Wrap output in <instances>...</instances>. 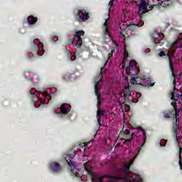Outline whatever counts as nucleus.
Masks as SVG:
<instances>
[{
  "label": "nucleus",
  "instance_id": "nucleus-4",
  "mask_svg": "<svg viewBox=\"0 0 182 182\" xmlns=\"http://www.w3.org/2000/svg\"><path fill=\"white\" fill-rule=\"evenodd\" d=\"M75 38H77V41L75 43V48H76V53H82V52H86L87 50H89V47L82 46L83 43V41L82 40V36H85V31H79L75 33Z\"/></svg>",
  "mask_w": 182,
  "mask_h": 182
},
{
  "label": "nucleus",
  "instance_id": "nucleus-34",
  "mask_svg": "<svg viewBox=\"0 0 182 182\" xmlns=\"http://www.w3.org/2000/svg\"><path fill=\"white\" fill-rule=\"evenodd\" d=\"M178 164H179L181 170H182V162H181V158L179 159Z\"/></svg>",
  "mask_w": 182,
  "mask_h": 182
},
{
  "label": "nucleus",
  "instance_id": "nucleus-17",
  "mask_svg": "<svg viewBox=\"0 0 182 182\" xmlns=\"http://www.w3.org/2000/svg\"><path fill=\"white\" fill-rule=\"evenodd\" d=\"M147 6H149V4L146 1L142 0L139 6V14L141 12V11H142L141 14H143L144 12H146V11H147Z\"/></svg>",
  "mask_w": 182,
  "mask_h": 182
},
{
  "label": "nucleus",
  "instance_id": "nucleus-11",
  "mask_svg": "<svg viewBox=\"0 0 182 182\" xmlns=\"http://www.w3.org/2000/svg\"><path fill=\"white\" fill-rule=\"evenodd\" d=\"M173 112H174V109H168V110L164 111L162 112V114L164 119H171L172 117V127H173V122L176 120V119H173V117H174Z\"/></svg>",
  "mask_w": 182,
  "mask_h": 182
},
{
  "label": "nucleus",
  "instance_id": "nucleus-13",
  "mask_svg": "<svg viewBox=\"0 0 182 182\" xmlns=\"http://www.w3.org/2000/svg\"><path fill=\"white\" fill-rule=\"evenodd\" d=\"M41 48H39L38 44H35L31 50V53L32 54L33 58H38V56H41L39 54V50Z\"/></svg>",
  "mask_w": 182,
  "mask_h": 182
},
{
  "label": "nucleus",
  "instance_id": "nucleus-18",
  "mask_svg": "<svg viewBox=\"0 0 182 182\" xmlns=\"http://www.w3.org/2000/svg\"><path fill=\"white\" fill-rule=\"evenodd\" d=\"M28 25H35L38 22V17H33V16H29L27 18Z\"/></svg>",
  "mask_w": 182,
  "mask_h": 182
},
{
  "label": "nucleus",
  "instance_id": "nucleus-47",
  "mask_svg": "<svg viewBox=\"0 0 182 182\" xmlns=\"http://www.w3.org/2000/svg\"><path fill=\"white\" fill-rule=\"evenodd\" d=\"M28 59H31V56H28Z\"/></svg>",
  "mask_w": 182,
  "mask_h": 182
},
{
  "label": "nucleus",
  "instance_id": "nucleus-42",
  "mask_svg": "<svg viewBox=\"0 0 182 182\" xmlns=\"http://www.w3.org/2000/svg\"><path fill=\"white\" fill-rule=\"evenodd\" d=\"M159 36H162V38H164V33H161V35L159 34Z\"/></svg>",
  "mask_w": 182,
  "mask_h": 182
},
{
  "label": "nucleus",
  "instance_id": "nucleus-36",
  "mask_svg": "<svg viewBox=\"0 0 182 182\" xmlns=\"http://www.w3.org/2000/svg\"><path fill=\"white\" fill-rule=\"evenodd\" d=\"M52 41H53V42H56V41H58V36H53Z\"/></svg>",
  "mask_w": 182,
  "mask_h": 182
},
{
  "label": "nucleus",
  "instance_id": "nucleus-20",
  "mask_svg": "<svg viewBox=\"0 0 182 182\" xmlns=\"http://www.w3.org/2000/svg\"><path fill=\"white\" fill-rule=\"evenodd\" d=\"M29 92L32 95V97H36V96H38V94H36V90H35L33 88L30 90Z\"/></svg>",
  "mask_w": 182,
  "mask_h": 182
},
{
  "label": "nucleus",
  "instance_id": "nucleus-16",
  "mask_svg": "<svg viewBox=\"0 0 182 182\" xmlns=\"http://www.w3.org/2000/svg\"><path fill=\"white\" fill-rule=\"evenodd\" d=\"M138 130L140 132V133H141L142 136H144L142 139L144 143L141 145V147H144V144H146V141L147 140V131L141 127H139Z\"/></svg>",
  "mask_w": 182,
  "mask_h": 182
},
{
  "label": "nucleus",
  "instance_id": "nucleus-43",
  "mask_svg": "<svg viewBox=\"0 0 182 182\" xmlns=\"http://www.w3.org/2000/svg\"><path fill=\"white\" fill-rule=\"evenodd\" d=\"M128 28L130 29L132 28V26H128Z\"/></svg>",
  "mask_w": 182,
  "mask_h": 182
},
{
  "label": "nucleus",
  "instance_id": "nucleus-37",
  "mask_svg": "<svg viewBox=\"0 0 182 182\" xmlns=\"http://www.w3.org/2000/svg\"><path fill=\"white\" fill-rule=\"evenodd\" d=\"M166 56H167V58H168V62H170V60H171V55L167 54Z\"/></svg>",
  "mask_w": 182,
  "mask_h": 182
},
{
  "label": "nucleus",
  "instance_id": "nucleus-26",
  "mask_svg": "<svg viewBox=\"0 0 182 182\" xmlns=\"http://www.w3.org/2000/svg\"><path fill=\"white\" fill-rule=\"evenodd\" d=\"M159 56H160V58H163V56H167V53H166V51H160Z\"/></svg>",
  "mask_w": 182,
  "mask_h": 182
},
{
  "label": "nucleus",
  "instance_id": "nucleus-5",
  "mask_svg": "<svg viewBox=\"0 0 182 182\" xmlns=\"http://www.w3.org/2000/svg\"><path fill=\"white\" fill-rule=\"evenodd\" d=\"M75 156L76 151H70V153L66 156L65 160L68 166L70 167L72 174H74V176H75L76 177H79V173H77V171H79V169L76 168V166H75V162L73 161Z\"/></svg>",
  "mask_w": 182,
  "mask_h": 182
},
{
  "label": "nucleus",
  "instance_id": "nucleus-30",
  "mask_svg": "<svg viewBox=\"0 0 182 182\" xmlns=\"http://www.w3.org/2000/svg\"><path fill=\"white\" fill-rule=\"evenodd\" d=\"M68 58V60H70L71 62L73 61V56H72V54H69Z\"/></svg>",
  "mask_w": 182,
  "mask_h": 182
},
{
  "label": "nucleus",
  "instance_id": "nucleus-39",
  "mask_svg": "<svg viewBox=\"0 0 182 182\" xmlns=\"http://www.w3.org/2000/svg\"><path fill=\"white\" fill-rule=\"evenodd\" d=\"M181 95H178L177 97H182V91L180 90Z\"/></svg>",
  "mask_w": 182,
  "mask_h": 182
},
{
  "label": "nucleus",
  "instance_id": "nucleus-40",
  "mask_svg": "<svg viewBox=\"0 0 182 182\" xmlns=\"http://www.w3.org/2000/svg\"><path fill=\"white\" fill-rule=\"evenodd\" d=\"M152 39H153L154 43L157 44V42H156V38H154V37H152Z\"/></svg>",
  "mask_w": 182,
  "mask_h": 182
},
{
  "label": "nucleus",
  "instance_id": "nucleus-12",
  "mask_svg": "<svg viewBox=\"0 0 182 182\" xmlns=\"http://www.w3.org/2000/svg\"><path fill=\"white\" fill-rule=\"evenodd\" d=\"M112 35L110 34V31H109V29L105 28L103 30V41L105 42V43H107V42H110L112 41Z\"/></svg>",
  "mask_w": 182,
  "mask_h": 182
},
{
  "label": "nucleus",
  "instance_id": "nucleus-29",
  "mask_svg": "<svg viewBox=\"0 0 182 182\" xmlns=\"http://www.w3.org/2000/svg\"><path fill=\"white\" fill-rule=\"evenodd\" d=\"M155 5H151V6H149V11H151L152 9H153V8H158L159 9H160V7H159V6H154Z\"/></svg>",
  "mask_w": 182,
  "mask_h": 182
},
{
  "label": "nucleus",
  "instance_id": "nucleus-41",
  "mask_svg": "<svg viewBox=\"0 0 182 182\" xmlns=\"http://www.w3.org/2000/svg\"><path fill=\"white\" fill-rule=\"evenodd\" d=\"M113 56V54H112V53H109V55H108V58H112Z\"/></svg>",
  "mask_w": 182,
  "mask_h": 182
},
{
  "label": "nucleus",
  "instance_id": "nucleus-45",
  "mask_svg": "<svg viewBox=\"0 0 182 182\" xmlns=\"http://www.w3.org/2000/svg\"><path fill=\"white\" fill-rule=\"evenodd\" d=\"M73 43V41L72 40H70V43Z\"/></svg>",
  "mask_w": 182,
  "mask_h": 182
},
{
  "label": "nucleus",
  "instance_id": "nucleus-3",
  "mask_svg": "<svg viewBox=\"0 0 182 182\" xmlns=\"http://www.w3.org/2000/svg\"><path fill=\"white\" fill-rule=\"evenodd\" d=\"M171 105L173 107V112L175 111L173 117L174 121L173 122L172 133L174 139H177V130L180 127V109L177 107V102H172Z\"/></svg>",
  "mask_w": 182,
  "mask_h": 182
},
{
  "label": "nucleus",
  "instance_id": "nucleus-33",
  "mask_svg": "<svg viewBox=\"0 0 182 182\" xmlns=\"http://www.w3.org/2000/svg\"><path fill=\"white\" fill-rule=\"evenodd\" d=\"M113 4H114V0H110V1H109V5L110 6H113Z\"/></svg>",
  "mask_w": 182,
  "mask_h": 182
},
{
  "label": "nucleus",
  "instance_id": "nucleus-10",
  "mask_svg": "<svg viewBox=\"0 0 182 182\" xmlns=\"http://www.w3.org/2000/svg\"><path fill=\"white\" fill-rule=\"evenodd\" d=\"M50 170L53 173H60L62 171V166L57 162H53L50 165Z\"/></svg>",
  "mask_w": 182,
  "mask_h": 182
},
{
  "label": "nucleus",
  "instance_id": "nucleus-14",
  "mask_svg": "<svg viewBox=\"0 0 182 182\" xmlns=\"http://www.w3.org/2000/svg\"><path fill=\"white\" fill-rule=\"evenodd\" d=\"M72 107L69 104H63L60 106V110L63 113V114H68L70 112Z\"/></svg>",
  "mask_w": 182,
  "mask_h": 182
},
{
  "label": "nucleus",
  "instance_id": "nucleus-25",
  "mask_svg": "<svg viewBox=\"0 0 182 182\" xmlns=\"http://www.w3.org/2000/svg\"><path fill=\"white\" fill-rule=\"evenodd\" d=\"M128 182H143V179L139 178L138 179L129 180Z\"/></svg>",
  "mask_w": 182,
  "mask_h": 182
},
{
  "label": "nucleus",
  "instance_id": "nucleus-9",
  "mask_svg": "<svg viewBox=\"0 0 182 182\" xmlns=\"http://www.w3.org/2000/svg\"><path fill=\"white\" fill-rule=\"evenodd\" d=\"M133 136H134V133H130V130L126 129L124 132V137L125 138L123 144H130L132 141V139H133Z\"/></svg>",
  "mask_w": 182,
  "mask_h": 182
},
{
  "label": "nucleus",
  "instance_id": "nucleus-2",
  "mask_svg": "<svg viewBox=\"0 0 182 182\" xmlns=\"http://www.w3.org/2000/svg\"><path fill=\"white\" fill-rule=\"evenodd\" d=\"M84 168L87 171V174L90 176L92 178V182H103V178H111L112 181H118V180L122 179L124 180L125 181H129V177L126 176L124 178H119L117 176H112L110 175H105L102 176V177H96L95 176V173L89 169L87 166H86V164H84Z\"/></svg>",
  "mask_w": 182,
  "mask_h": 182
},
{
  "label": "nucleus",
  "instance_id": "nucleus-23",
  "mask_svg": "<svg viewBox=\"0 0 182 182\" xmlns=\"http://www.w3.org/2000/svg\"><path fill=\"white\" fill-rule=\"evenodd\" d=\"M124 170H125V172H127V173H129V171L130 170V164H126L124 165Z\"/></svg>",
  "mask_w": 182,
  "mask_h": 182
},
{
  "label": "nucleus",
  "instance_id": "nucleus-19",
  "mask_svg": "<svg viewBox=\"0 0 182 182\" xmlns=\"http://www.w3.org/2000/svg\"><path fill=\"white\" fill-rule=\"evenodd\" d=\"M129 96H132V92L130 91V90H129V88H126L124 90V97H125V99H127V97H129Z\"/></svg>",
  "mask_w": 182,
  "mask_h": 182
},
{
  "label": "nucleus",
  "instance_id": "nucleus-22",
  "mask_svg": "<svg viewBox=\"0 0 182 182\" xmlns=\"http://www.w3.org/2000/svg\"><path fill=\"white\" fill-rule=\"evenodd\" d=\"M31 104L33 105V106H34V107H39V106H41V105H42V102H40L39 104H38V102L32 100Z\"/></svg>",
  "mask_w": 182,
  "mask_h": 182
},
{
  "label": "nucleus",
  "instance_id": "nucleus-8",
  "mask_svg": "<svg viewBox=\"0 0 182 182\" xmlns=\"http://www.w3.org/2000/svg\"><path fill=\"white\" fill-rule=\"evenodd\" d=\"M158 4H155L154 6H159V9L162 8H169L171 6V0H157Z\"/></svg>",
  "mask_w": 182,
  "mask_h": 182
},
{
  "label": "nucleus",
  "instance_id": "nucleus-21",
  "mask_svg": "<svg viewBox=\"0 0 182 182\" xmlns=\"http://www.w3.org/2000/svg\"><path fill=\"white\" fill-rule=\"evenodd\" d=\"M129 58V51L126 49V48H124V60H126Z\"/></svg>",
  "mask_w": 182,
  "mask_h": 182
},
{
  "label": "nucleus",
  "instance_id": "nucleus-6",
  "mask_svg": "<svg viewBox=\"0 0 182 182\" xmlns=\"http://www.w3.org/2000/svg\"><path fill=\"white\" fill-rule=\"evenodd\" d=\"M103 68L100 69V73L98 76V81H96L97 83L95 85V96H97V110L102 109V102H100V99L102 97V94L100 93V86H99V84L100 83V81L102 80V75H103Z\"/></svg>",
  "mask_w": 182,
  "mask_h": 182
},
{
  "label": "nucleus",
  "instance_id": "nucleus-15",
  "mask_svg": "<svg viewBox=\"0 0 182 182\" xmlns=\"http://www.w3.org/2000/svg\"><path fill=\"white\" fill-rule=\"evenodd\" d=\"M105 113H106V111H105L104 109H101L97 110L96 118H97V122L98 123L99 127H100V123H102L101 117L102 116H105Z\"/></svg>",
  "mask_w": 182,
  "mask_h": 182
},
{
  "label": "nucleus",
  "instance_id": "nucleus-44",
  "mask_svg": "<svg viewBox=\"0 0 182 182\" xmlns=\"http://www.w3.org/2000/svg\"><path fill=\"white\" fill-rule=\"evenodd\" d=\"M120 146V144H117V146Z\"/></svg>",
  "mask_w": 182,
  "mask_h": 182
},
{
  "label": "nucleus",
  "instance_id": "nucleus-35",
  "mask_svg": "<svg viewBox=\"0 0 182 182\" xmlns=\"http://www.w3.org/2000/svg\"><path fill=\"white\" fill-rule=\"evenodd\" d=\"M174 93H176V92H174V90H173V92H172V96H171L172 100H174V98L176 97V96L174 95Z\"/></svg>",
  "mask_w": 182,
  "mask_h": 182
},
{
  "label": "nucleus",
  "instance_id": "nucleus-27",
  "mask_svg": "<svg viewBox=\"0 0 182 182\" xmlns=\"http://www.w3.org/2000/svg\"><path fill=\"white\" fill-rule=\"evenodd\" d=\"M176 79L173 80V90L174 92H178V89L176 88Z\"/></svg>",
  "mask_w": 182,
  "mask_h": 182
},
{
  "label": "nucleus",
  "instance_id": "nucleus-7",
  "mask_svg": "<svg viewBox=\"0 0 182 182\" xmlns=\"http://www.w3.org/2000/svg\"><path fill=\"white\" fill-rule=\"evenodd\" d=\"M90 18L89 12L86 11L85 9L77 10L75 15V20L76 22H79V23L86 22Z\"/></svg>",
  "mask_w": 182,
  "mask_h": 182
},
{
  "label": "nucleus",
  "instance_id": "nucleus-48",
  "mask_svg": "<svg viewBox=\"0 0 182 182\" xmlns=\"http://www.w3.org/2000/svg\"><path fill=\"white\" fill-rule=\"evenodd\" d=\"M123 68H124V65H123Z\"/></svg>",
  "mask_w": 182,
  "mask_h": 182
},
{
  "label": "nucleus",
  "instance_id": "nucleus-38",
  "mask_svg": "<svg viewBox=\"0 0 182 182\" xmlns=\"http://www.w3.org/2000/svg\"><path fill=\"white\" fill-rule=\"evenodd\" d=\"M171 75H172V76H173V80L174 79H176V74L174 73V71H173V72H171Z\"/></svg>",
  "mask_w": 182,
  "mask_h": 182
},
{
  "label": "nucleus",
  "instance_id": "nucleus-31",
  "mask_svg": "<svg viewBox=\"0 0 182 182\" xmlns=\"http://www.w3.org/2000/svg\"><path fill=\"white\" fill-rule=\"evenodd\" d=\"M141 151V147H138L137 149H136V151H137V156H139V154H140V151Z\"/></svg>",
  "mask_w": 182,
  "mask_h": 182
},
{
  "label": "nucleus",
  "instance_id": "nucleus-46",
  "mask_svg": "<svg viewBox=\"0 0 182 182\" xmlns=\"http://www.w3.org/2000/svg\"><path fill=\"white\" fill-rule=\"evenodd\" d=\"M38 100H41V98H39V97H38Z\"/></svg>",
  "mask_w": 182,
  "mask_h": 182
},
{
  "label": "nucleus",
  "instance_id": "nucleus-24",
  "mask_svg": "<svg viewBox=\"0 0 182 182\" xmlns=\"http://www.w3.org/2000/svg\"><path fill=\"white\" fill-rule=\"evenodd\" d=\"M171 72L174 71V65H173V60L168 62Z\"/></svg>",
  "mask_w": 182,
  "mask_h": 182
},
{
  "label": "nucleus",
  "instance_id": "nucleus-1",
  "mask_svg": "<svg viewBox=\"0 0 182 182\" xmlns=\"http://www.w3.org/2000/svg\"><path fill=\"white\" fill-rule=\"evenodd\" d=\"M137 69V62L132 60L128 64V66L125 68L127 75H131L130 83L132 85H139L140 86H144L145 87H152L154 86V82L151 81L150 77L146 75H139L136 73Z\"/></svg>",
  "mask_w": 182,
  "mask_h": 182
},
{
  "label": "nucleus",
  "instance_id": "nucleus-28",
  "mask_svg": "<svg viewBox=\"0 0 182 182\" xmlns=\"http://www.w3.org/2000/svg\"><path fill=\"white\" fill-rule=\"evenodd\" d=\"M104 29H109V27L107 26V20L105 21L104 25H103V31Z\"/></svg>",
  "mask_w": 182,
  "mask_h": 182
},
{
  "label": "nucleus",
  "instance_id": "nucleus-32",
  "mask_svg": "<svg viewBox=\"0 0 182 182\" xmlns=\"http://www.w3.org/2000/svg\"><path fill=\"white\" fill-rule=\"evenodd\" d=\"M181 153H182V149L180 148V149H179V153H178V159H179V160H180V157H181Z\"/></svg>",
  "mask_w": 182,
  "mask_h": 182
}]
</instances>
